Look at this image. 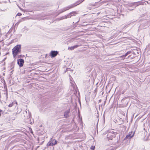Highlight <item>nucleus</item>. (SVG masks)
I'll use <instances>...</instances> for the list:
<instances>
[{
	"label": "nucleus",
	"mask_w": 150,
	"mask_h": 150,
	"mask_svg": "<svg viewBox=\"0 0 150 150\" xmlns=\"http://www.w3.org/2000/svg\"><path fill=\"white\" fill-rule=\"evenodd\" d=\"M74 48L73 47V46L71 47H69L68 48V50H74Z\"/></svg>",
	"instance_id": "obj_15"
},
{
	"label": "nucleus",
	"mask_w": 150,
	"mask_h": 150,
	"mask_svg": "<svg viewBox=\"0 0 150 150\" xmlns=\"http://www.w3.org/2000/svg\"><path fill=\"white\" fill-rule=\"evenodd\" d=\"M21 45H18L13 47L12 50V54L13 57L14 58L18 54L21 52Z\"/></svg>",
	"instance_id": "obj_1"
},
{
	"label": "nucleus",
	"mask_w": 150,
	"mask_h": 150,
	"mask_svg": "<svg viewBox=\"0 0 150 150\" xmlns=\"http://www.w3.org/2000/svg\"><path fill=\"white\" fill-rule=\"evenodd\" d=\"M135 132H129L128 134L126 136V138L128 139H130L132 138L134 136Z\"/></svg>",
	"instance_id": "obj_7"
},
{
	"label": "nucleus",
	"mask_w": 150,
	"mask_h": 150,
	"mask_svg": "<svg viewBox=\"0 0 150 150\" xmlns=\"http://www.w3.org/2000/svg\"><path fill=\"white\" fill-rule=\"evenodd\" d=\"M58 53L57 51H52L50 53V56L51 57H54L57 55Z\"/></svg>",
	"instance_id": "obj_6"
},
{
	"label": "nucleus",
	"mask_w": 150,
	"mask_h": 150,
	"mask_svg": "<svg viewBox=\"0 0 150 150\" xmlns=\"http://www.w3.org/2000/svg\"><path fill=\"white\" fill-rule=\"evenodd\" d=\"M116 134V132H114L112 130H109L107 135V138L108 140H111L115 137Z\"/></svg>",
	"instance_id": "obj_3"
},
{
	"label": "nucleus",
	"mask_w": 150,
	"mask_h": 150,
	"mask_svg": "<svg viewBox=\"0 0 150 150\" xmlns=\"http://www.w3.org/2000/svg\"><path fill=\"white\" fill-rule=\"evenodd\" d=\"M57 141L54 139H51L50 141L47 143V146H53L57 144Z\"/></svg>",
	"instance_id": "obj_5"
},
{
	"label": "nucleus",
	"mask_w": 150,
	"mask_h": 150,
	"mask_svg": "<svg viewBox=\"0 0 150 150\" xmlns=\"http://www.w3.org/2000/svg\"><path fill=\"white\" fill-rule=\"evenodd\" d=\"M2 112V111L0 109V117L1 115V113Z\"/></svg>",
	"instance_id": "obj_19"
},
{
	"label": "nucleus",
	"mask_w": 150,
	"mask_h": 150,
	"mask_svg": "<svg viewBox=\"0 0 150 150\" xmlns=\"http://www.w3.org/2000/svg\"><path fill=\"white\" fill-rule=\"evenodd\" d=\"M91 5H92L93 6V8L94 7L95 8H96L97 7L99 6V5H98V3H94L93 4H91Z\"/></svg>",
	"instance_id": "obj_12"
},
{
	"label": "nucleus",
	"mask_w": 150,
	"mask_h": 150,
	"mask_svg": "<svg viewBox=\"0 0 150 150\" xmlns=\"http://www.w3.org/2000/svg\"><path fill=\"white\" fill-rule=\"evenodd\" d=\"M91 148V149H92L93 150H94V149H95V147L94 146V147H93L92 148Z\"/></svg>",
	"instance_id": "obj_21"
},
{
	"label": "nucleus",
	"mask_w": 150,
	"mask_h": 150,
	"mask_svg": "<svg viewBox=\"0 0 150 150\" xmlns=\"http://www.w3.org/2000/svg\"><path fill=\"white\" fill-rule=\"evenodd\" d=\"M24 61L23 59H20L17 60V63L20 67H22L23 65Z\"/></svg>",
	"instance_id": "obj_9"
},
{
	"label": "nucleus",
	"mask_w": 150,
	"mask_h": 150,
	"mask_svg": "<svg viewBox=\"0 0 150 150\" xmlns=\"http://www.w3.org/2000/svg\"><path fill=\"white\" fill-rule=\"evenodd\" d=\"M22 20H19L18 22L16 23V24H17L18 25V24L21 22L22 21Z\"/></svg>",
	"instance_id": "obj_14"
},
{
	"label": "nucleus",
	"mask_w": 150,
	"mask_h": 150,
	"mask_svg": "<svg viewBox=\"0 0 150 150\" xmlns=\"http://www.w3.org/2000/svg\"><path fill=\"white\" fill-rule=\"evenodd\" d=\"M69 113V110L66 111L64 113V115L65 117H67Z\"/></svg>",
	"instance_id": "obj_10"
},
{
	"label": "nucleus",
	"mask_w": 150,
	"mask_h": 150,
	"mask_svg": "<svg viewBox=\"0 0 150 150\" xmlns=\"http://www.w3.org/2000/svg\"><path fill=\"white\" fill-rule=\"evenodd\" d=\"M70 80H71V78H70Z\"/></svg>",
	"instance_id": "obj_24"
},
{
	"label": "nucleus",
	"mask_w": 150,
	"mask_h": 150,
	"mask_svg": "<svg viewBox=\"0 0 150 150\" xmlns=\"http://www.w3.org/2000/svg\"><path fill=\"white\" fill-rule=\"evenodd\" d=\"M135 3H132L131 4H130L128 5H127V8L130 7H133V9H129V10L130 11H132L135 8Z\"/></svg>",
	"instance_id": "obj_8"
},
{
	"label": "nucleus",
	"mask_w": 150,
	"mask_h": 150,
	"mask_svg": "<svg viewBox=\"0 0 150 150\" xmlns=\"http://www.w3.org/2000/svg\"><path fill=\"white\" fill-rule=\"evenodd\" d=\"M78 46H79L78 45H75L73 46V48H74V49H75V48H76Z\"/></svg>",
	"instance_id": "obj_17"
},
{
	"label": "nucleus",
	"mask_w": 150,
	"mask_h": 150,
	"mask_svg": "<svg viewBox=\"0 0 150 150\" xmlns=\"http://www.w3.org/2000/svg\"><path fill=\"white\" fill-rule=\"evenodd\" d=\"M15 103L17 104V102H16L15 101L12 102V103L9 104L8 106L9 107H12Z\"/></svg>",
	"instance_id": "obj_11"
},
{
	"label": "nucleus",
	"mask_w": 150,
	"mask_h": 150,
	"mask_svg": "<svg viewBox=\"0 0 150 150\" xmlns=\"http://www.w3.org/2000/svg\"><path fill=\"white\" fill-rule=\"evenodd\" d=\"M21 15L22 14L20 13H18L17 15V16H21Z\"/></svg>",
	"instance_id": "obj_18"
},
{
	"label": "nucleus",
	"mask_w": 150,
	"mask_h": 150,
	"mask_svg": "<svg viewBox=\"0 0 150 150\" xmlns=\"http://www.w3.org/2000/svg\"><path fill=\"white\" fill-rule=\"evenodd\" d=\"M70 80H71V78H70Z\"/></svg>",
	"instance_id": "obj_25"
},
{
	"label": "nucleus",
	"mask_w": 150,
	"mask_h": 150,
	"mask_svg": "<svg viewBox=\"0 0 150 150\" xmlns=\"http://www.w3.org/2000/svg\"><path fill=\"white\" fill-rule=\"evenodd\" d=\"M24 19V18H22V19Z\"/></svg>",
	"instance_id": "obj_23"
},
{
	"label": "nucleus",
	"mask_w": 150,
	"mask_h": 150,
	"mask_svg": "<svg viewBox=\"0 0 150 150\" xmlns=\"http://www.w3.org/2000/svg\"><path fill=\"white\" fill-rule=\"evenodd\" d=\"M133 9V7H131V8H128V9Z\"/></svg>",
	"instance_id": "obj_22"
},
{
	"label": "nucleus",
	"mask_w": 150,
	"mask_h": 150,
	"mask_svg": "<svg viewBox=\"0 0 150 150\" xmlns=\"http://www.w3.org/2000/svg\"><path fill=\"white\" fill-rule=\"evenodd\" d=\"M127 53L128 54H130L131 53V51H129V52H127Z\"/></svg>",
	"instance_id": "obj_20"
},
{
	"label": "nucleus",
	"mask_w": 150,
	"mask_h": 150,
	"mask_svg": "<svg viewBox=\"0 0 150 150\" xmlns=\"http://www.w3.org/2000/svg\"><path fill=\"white\" fill-rule=\"evenodd\" d=\"M84 0H80L79 1H78L76 3H75L67 7H65L63 9V11H65L66 10H68L69 9L71 8H73L76 6H77L78 5H79L80 3L82 2Z\"/></svg>",
	"instance_id": "obj_2"
},
{
	"label": "nucleus",
	"mask_w": 150,
	"mask_h": 150,
	"mask_svg": "<svg viewBox=\"0 0 150 150\" xmlns=\"http://www.w3.org/2000/svg\"><path fill=\"white\" fill-rule=\"evenodd\" d=\"M76 13L75 12H72L69 14L67 16H64L62 17H61L58 18L59 20H63L64 19H66L67 18H70L71 16H75Z\"/></svg>",
	"instance_id": "obj_4"
},
{
	"label": "nucleus",
	"mask_w": 150,
	"mask_h": 150,
	"mask_svg": "<svg viewBox=\"0 0 150 150\" xmlns=\"http://www.w3.org/2000/svg\"><path fill=\"white\" fill-rule=\"evenodd\" d=\"M128 55V54L127 53V52L126 53H125V54L124 55H123L122 56H121L122 57H123V58H124L126 56H127Z\"/></svg>",
	"instance_id": "obj_13"
},
{
	"label": "nucleus",
	"mask_w": 150,
	"mask_h": 150,
	"mask_svg": "<svg viewBox=\"0 0 150 150\" xmlns=\"http://www.w3.org/2000/svg\"><path fill=\"white\" fill-rule=\"evenodd\" d=\"M108 132H109V131H106L105 132L103 133V135H105L107 133H108Z\"/></svg>",
	"instance_id": "obj_16"
},
{
	"label": "nucleus",
	"mask_w": 150,
	"mask_h": 150,
	"mask_svg": "<svg viewBox=\"0 0 150 150\" xmlns=\"http://www.w3.org/2000/svg\"><path fill=\"white\" fill-rule=\"evenodd\" d=\"M29 115H30V113H29Z\"/></svg>",
	"instance_id": "obj_26"
}]
</instances>
